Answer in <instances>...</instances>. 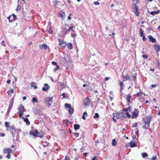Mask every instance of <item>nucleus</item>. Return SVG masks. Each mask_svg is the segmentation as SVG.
Returning <instances> with one entry per match:
<instances>
[{
    "label": "nucleus",
    "mask_w": 160,
    "mask_h": 160,
    "mask_svg": "<svg viewBox=\"0 0 160 160\" xmlns=\"http://www.w3.org/2000/svg\"><path fill=\"white\" fill-rule=\"evenodd\" d=\"M152 118V116L150 115L146 116L145 118H143L142 121L144 124L142 128L145 129H148L150 127V124L151 120Z\"/></svg>",
    "instance_id": "f257e3e1"
},
{
    "label": "nucleus",
    "mask_w": 160,
    "mask_h": 160,
    "mask_svg": "<svg viewBox=\"0 0 160 160\" xmlns=\"http://www.w3.org/2000/svg\"><path fill=\"white\" fill-rule=\"evenodd\" d=\"M9 130L12 133L13 137L15 136L16 132V129L14 127V126H12L10 129H7V131Z\"/></svg>",
    "instance_id": "f03ea898"
},
{
    "label": "nucleus",
    "mask_w": 160,
    "mask_h": 160,
    "mask_svg": "<svg viewBox=\"0 0 160 160\" xmlns=\"http://www.w3.org/2000/svg\"><path fill=\"white\" fill-rule=\"evenodd\" d=\"M138 113L139 111H138V109H135L134 111L132 113V118H136L138 116Z\"/></svg>",
    "instance_id": "7ed1b4c3"
},
{
    "label": "nucleus",
    "mask_w": 160,
    "mask_h": 160,
    "mask_svg": "<svg viewBox=\"0 0 160 160\" xmlns=\"http://www.w3.org/2000/svg\"><path fill=\"white\" fill-rule=\"evenodd\" d=\"M115 114L116 115V117L117 119H122L124 117L122 112L117 113Z\"/></svg>",
    "instance_id": "20e7f679"
},
{
    "label": "nucleus",
    "mask_w": 160,
    "mask_h": 160,
    "mask_svg": "<svg viewBox=\"0 0 160 160\" xmlns=\"http://www.w3.org/2000/svg\"><path fill=\"white\" fill-rule=\"evenodd\" d=\"M13 104V101H11L9 104V106L8 108L6 115H8L10 112Z\"/></svg>",
    "instance_id": "39448f33"
},
{
    "label": "nucleus",
    "mask_w": 160,
    "mask_h": 160,
    "mask_svg": "<svg viewBox=\"0 0 160 160\" xmlns=\"http://www.w3.org/2000/svg\"><path fill=\"white\" fill-rule=\"evenodd\" d=\"M12 152V149L10 148H8V149L4 148L3 150V152L4 153H7L8 154H11Z\"/></svg>",
    "instance_id": "423d86ee"
},
{
    "label": "nucleus",
    "mask_w": 160,
    "mask_h": 160,
    "mask_svg": "<svg viewBox=\"0 0 160 160\" xmlns=\"http://www.w3.org/2000/svg\"><path fill=\"white\" fill-rule=\"evenodd\" d=\"M59 45H60L61 47L62 48H64L66 47V44L62 40L59 39Z\"/></svg>",
    "instance_id": "0eeeda50"
},
{
    "label": "nucleus",
    "mask_w": 160,
    "mask_h": 160,
    "mask_svg": "<svg viewBox=\"0 0 160 160\" xmlns=\"http://www.w3.org/2000/svg\"><path fill=\"white\" fill-rule=\"evenodd\" d=\"M155 50L157 53H158L160 51V45L157 44H155L154 45Z\"/></svg>",
    "instance_id": "6e6552de"
},
{
    "label": "nucleus",
    "mask_w": 160,
    "mask_h": 160,
    "mask_svg": "<svg viewBox=\"0 0 160 160\" xmlns=\"http://www.w3.org/2000/svg\"><path fill=\"white\" fill-rule=\"evenodd\" d=\"M44 87H43L42 88V90L43 91L47 92L48 90L50 88V86H49L48 84L45 83L44 84Z\"/></svg>",
    "instance_id": "1a4fd4ad"
},
{
    "label": "nucleus",
    "mask_w": 160,
    "mask_h": 160,
    "mask_svg": "<svg viewBox=\"0 0 160 160\" xmlns=\"http://www.w3.org/2000/svg\"><path fill=\"white\" fill-rule=\"evenodd\" d=\"M37 133V130L36 129H33L30 132L29 134L35 137H36Z\"/></svg>",
    "instance_id": "9d476101"
},
{
    "label": "nucleus",
    "mask_w": 160,
    "mask_h": 160,
    "mask_svg": "<svg viewBox=\"0 0 160 160\" xmlns=\"http://www.w3.org/2000/svg\"><path fill=\"white\" fill-rule=\"evenodd\" d=\"M148 38L149 39V41L155 43L157 42L156 39L151 35L148 36Z\"/></svg>",
    "instance_id": "9b49d317"
},
{
    "label": "nucleus",
    "mask_w": 160,
    "mask_h": 160,
    "mask_svg": "<svg viewBox=\"0 0 160 160\" xmlns=\"http://www.w3.org/2000/svg\"><path fill=\"white\" fill-rule=\"evenodd\" d=\"M43 132L42 131H41L40 132H38L37 131V133L36 137H39L41 138H43Z\"/></svg>",
    "instance_id": "f8f14e48"
},
{
    "label": "nucleus",
    "mask_w": 160,
    "mask_h": 160,
    "mask_svg": "<svg viewBox=\"0 0 160 160\" xmlns=\"http://www.w3.org/2000/svg\"><path fill=\"white\" fill-rule=\"evenodd\" d=\"M59 16L62 19L64 18L65 15V13L63 12L62 10H61L59 12Z\"/></svg>",
    "instance_id": "ddd939ff"
},
{
    "label": "nucleus",
    "mask_w": 160,
    "mask_h": 160,
    "mask_svg": "<svg viewBox=\"0 0 160 160\" xmlns=\"http://www.w3.org/2000/svg\"><path fill=\"white\" fill-rule=\"evenodd\" d=\"M145 95L144 93L142 92H140L138 93L137 94V96L138 97H140L142 98L143 99L144 98V97L145 96Z\"/></svg>",
    "instance_id": "4468645a"
},
{
    "label": "nucleus",
    "mask_w": 160,
    "mask_h": 160,
    "mask_svg": "<svg viewBox=\"0 0 160 160\" xmlns=\"http://www.w3.org/2000/svg\"><path fill=\"white\" fill-rule=\"evenodd\" d=\"M134 7L135 10L134 12L135 14L137 16H138L140 14V12L138 11V8L136 4H134Z\"/></svg>",
    "instance_id": "2eb2a0df"
},
{
    "label": "nucleus",
    "mask_w": 160,
    "mask_h": 160,
    "mask_svg": "<svg viewBox=\"0 0 160 160\" xmlns=\"http://www.w3.org/2000/svg\"><path fill=\"white\" fill-rule=\"evenodd\" d=\"M45 103L46 106L48 107H49L50 106L52 103L53 101H45Z\"/></svg>",
    "instance_id": "dca6fc26"
},
{
    "label": "nucleus",
    "mask_w": 160,
    "mask_h": 160,
    "mask_svg": "<svg viewBox=\"0 0 160 160\" xmlns=\"http://www.w3.org/2000/svg\"><path fill=\"white\" fill-rule=\"evenodd\" d=\"M19 113H21V112L22 111L23 113L24 112V107L22 105H20L19 108H18Z\"/></svg>",
    "instance_id": "f3484780"
},
{
    "label": "nucleus",
    "mask_w": 160,
    "mask_h": 160,
    "mask_svg": "<svg viewBox=\"0 0 160 160\" xmlns=\"http://www.w3.org/2000/svg\"><path fill=\"white\" fill-rule=\"evenodd\" d=\"M22 118L23 119L24 121L26 123L27 125H29L30 124V122L28 118L22 117Z\"/></svg>",
    "instance_id": "a211bd4d"
},
{
    "label": "nucleus",
    "mask_w": 160,
    "mask_h": 160,
    "mask_svg": "<svg viewBox=\"0 0 160 160\" xmlns=\"http://www.w3.org/2000/svg\"><path fill=\"white\" fill-rule=\"evenodd\" d=\"M160 12V10H158L157 11H152L150 12V13L153 15H154L157 14L159 13Z\"/></svg>",
    "instance_id": "6ab92c4d"
},
{
    "label": "nucleus",
    "mask_w": 160,
    "mask_h": 160,
    "mask_svg": "<svg viewBox=\"0 0 160 160\" xmlns=\"http://www.w3.org/2000/svg\"><path fill=\"white\" fill-rule=\"evenodd\" d=\"M123 78L124 79L125 81H127V80H130V77L128 76V75H126V76H123Z\"/></svg>",
    "instance_id": "aec40b11"
},
{
    "label": "nucleus",
    "mask_w": 160,
    "mask_h": 160,
    "mask_svg": "<svg viewBox=\"0 0 160 160\" xmlns=\"http://www.w3.org/2000/svg\"><path fill=\"white\" fill-rule=\"evenodd\" d=\"M130 147L131 148H133L136 146L137 144L135 142L131 141L130 143Z\"/></svg>",
    "instance_id": "412c9836"
},
{
    "label": "nucleus",
    "mask_w": 160,
    "mask_h": 160,
    "mask_svg": "<svg viewBox=\"0 0 160 160\" xmlns=\"http://www.w3.org/2000/svg\"><path fill=\"white\" fill-rule=\"evenodd\" d=\"M74 128L75 130H78L79 129L80 126L78 124H75L74 125Z\"/></svg>",
    "instance_id": "4be33fe9"
},
{
    "label": "nucleus",
    "mask_w": 160,
    "mask_h": 160,
    "mask_svg": "<svg viewBox=\"0 0 160 160\" xmlns=\"http://www.w3.org/2000/svg\"><path fill=\"white\" fill-rule=\"evenodd\" d=\"M67 47L70 50L72 49L73 48L72 45L71 43H69L68 44Z\"/></svg>",
    "instance_id": "5701e85b"
},
{
    "label": "nucleus",
    "mask_w": 160,
    "mask_h": 160,
    "mask_svg": "<svg viewBox=\"0 0 160 160\" xmlns=\"http://www.w3.org/2000/svg\"><path fill=\"white\" fill-rule=\"evenodd\" d=\"M90 103V101H87V102H85L84 103V105L85 107L86 106H88Z\"/></svg>",
    "instance_id": "b1692460"
},
{
    "label": "nucleus",
    "mask_w": 160,
    "mask_h": 160,
    "mask_svg": "<svg viewBox=\"0 0 160 160\" xmlns=\"http://www.w3.org/2000/svg\"><path fill=\"white\" fill-rule=\"evenodd\" d=\"M74 109L73 108H72L71 107L69 108L68 110V112L70 115H72Z\"/></svg>",
    "instance_id": "393cba45"
},
{
    "label": "nucleus",
    "mask_w": 160,
    "mask_h": 160,
    "mask_svg": "<svg viewBox=\"0 0 160 160\" xmlns=\"http://www.w3.org/2000/svg\"><path fill=\"white\" fill-rule=\"evenodd\" d=\"M46 31L51 34H52L53 33V31L51 27H50L49 30H47Z\"/></svg>",
    "instance_id": "a878e982"
},
{
    "label": "nucleus",
    "mask_w": 160,
    "mask_h": 160,
    "mask_svg": "<svg viewBox=\"0 0 160 160\" xmlns=\"http://www.w3.org/2000/svg\"><path fill=\"white\" fill-rule=\"evenodd\" d=\"M36 85V84H35V82H32L31 83V86L32 87H34L35 89H37V87Z\"/></svg>",
    "instance_id": "bb28decb"
},
{
    "label": "nucleus",
    "mask_w": 160,
    "mask_h": 160,
    "mask_svg": "<svg viewBox=\"0 0 160 160\" xmlns=\"http://www.w3.org/2000/svg\"><path fill=\"white\" fill-rule=\"evenodd\" d=\"M139 31H140L139 33L140 34V36L142 37V36L143 35V31L141 28H140Z\"/></svg>",
    "instance_id": "cd10ccee"
},
{
    "label": "nucleus",
    "mask_w": 160,
    "mask_h": 160,
    "mask_svg": "<svg viewBox=\"0 0 160 160\" xmlns=\"http://www.w3.org/2000/svg\"><path fill=\"white\" fill-rule=\"evenodd\" d=\"M157 63V66L159 69L160 70V62L158 60H156Z\"/></svg>",
    "instance_id": "c85d7f7f"
},
{
    "label": "nucleus",
    "mask_w": 160,
    "mask_h": 160,
    "mask_svg": "<svg viewBox=\"0 0 160 160\" xmlns=\"http://www.w3.org/2000/svg\"><path fill=\"white\" fill-rule=\"evenodd\" d=\"M117 142L115 139H113L112 140V145L113 146H115L116 145Z\"/></svg>",
    "instance_id": "c756f323"
},
{
    "label": "nucleus",
    "mask_w": 160,
    "mask_h": 160,
    "mask_svg": "<svg viewBox=\"0 0 160 160\" xmlns=\"http://www.w3.org/2000/svg\"><path fill=\"white\" fill-rule=\"evenodd\" d=\"M42 48H43L44 49H46L48 48V46L46 44H42Z\"/></svg>",
    "instance_id": "7c9ffc66"
},
{
    "label": "nucleus",
    "mask_w": 160,
    "mask_h": 160,
    "mask_svg": "<svg viewBox=\"0 0 160 160\" xmlns=\"http://www.w3.org/2000/svg\"><path fill=\"white\" fill-rule=\"evenodd\" d=\"M65 106L66 108H69L71 107L70 104L68 103H65Z\"/></svg>",
    "instance_id": "2f4dec72"
},
{
    "label": "nucleus",
    "mask_w": 160,
    "mask_h": 160,
    "mask_svg": "<svg viewBox=\"0 0 160 160\" xmlns=\"http://www.w3.org/2000/svg\"><path fill=\"white\" fill-rule=\"evenodd\" d=\"M131 97V96H130L129 94H128V95H127L125 99L126 100H130Z\"/></svg>",
    "instance_id": "473e14b6"
},
{
    "label": "nucleus",
    "mask_w": 160,
    "mask_h": 160,
    "mask_svg": "<svg viewBox=\"0 0 160 160\" xmlns=\"http://www.w3.org/2000/svg\"><path fill=\"white\" fill-rule=\"evenodd\" d=\"M136 76H137V74H134V75H132V77L133 78V81H136Z\"/></svg>",
    "instance_id": "72a5a7b5"
},
{
    "label": "nucleus",
    "mask_w": 160,
    "mask_h": 160,
    "mask_svg": "<svg viewBox=\"0 0 160 160\" xmlns=\"http://www.w3.org/2000/svg\"><path fill=\"white\" fill-rule=\"evenodd\" d=\"M142 156L143 158H145L148 156V154L146 153H143L142 154Z\"/></svg>",
    "instance_id": "f704fd0d"
},
{
    "label": "nucleus",
    "mask_w": 160,
    "mask_h": 160,
    "mask_svg": "<svg viewBox=\"0 0 160 160\" xmlns=\"http://www.w3.org/2000/svg\"><path fill=\"white\" fill-rule=\"evenodd\" d=\"M99 118V115L97 113H96L95 114V115L93 116V118Z\"/></svg>",
    "instance_id": "c9c22d12"
},
{
    "label": "nucleus",
    "mask_w": 160,
    "mask_h": 160,
    "mask_svg": "<svg viewBox=\"0 0 160 160\" xmlns=\"http://www.w3.org/2000/svg\"><path fill=\"white\" fill-rule=\"evenodd\" d=\"M5 125L7 128H9L10 127V125L9 123L8 122H5Z\"/></svg>",
    "instance_id": "e433bc0d"
},
{
    "label": "nucleus",
    "mask_w": 160,
    "mask_h": 160,
    "mask_svg": "<svg viewBox=\"0 0 160 160\" xmlns=\"http://www.w3.org/2000/svg\"><path fill=\"white\" fill-rule=\"evenodd\" d=\"M59 68V65H57L56 67L55 68L53 69L54 72H55Z\"/></svg>",
    "instance_id": "4c0bfd02"
},
{
    "label": "nucleus",
    "mask_w": 160,
    "mask_h": 160,
    "mask_svg": "<svg viewBox=\"0 0 160 160\" xmlns=\"http://www.w3.org/2000/svg\"><path fill=\"white\" fill-rule=\"evenodd\" d=\"M13 18V21H15L16 18V15L15 14H13L12 15H11Z\"/></svg>",
    "instance_id": "58836bf2"
},
{
    "label": "nucleus",
    "mask_w": 160,
    "mask_h": 160,
    "mask_svg": "<svg viewBox=\"0 0 160 160\" xmlns=\"http://www.w3.org/2000/svg\"><path fill=\"white\" fill-rule=\"evenodd\" d=\"M74 28V26H72V27H70L68 29V30H70V31H72L74 32V30H72L73 28Z\"/></svg>",
    "instance_id": "ea45409f"
},
{
    "label": "nucleus",
    "mask_w": 160,
    "mask_h": 160,
    "mask_svg": "<svg viewBox=\"0 0 160 160\" xmlns=\"http://www.w3.org/2000/svg\"><path fill=\"white\" fill-rule=\"evenodd\" d=\"M11 17H12V16L11 15V16H8V20H9V22H12V19H10V18Z\"/></svg>",
    "instance_id": "a19ab883"
},
{
    "label": "nucleus",
    "mask_w": 160,
    "mask_h": 160,
    "mask_svg": "<svg viewBox=\"0 0 160 160\" xmlns=\"http://www.w3.org/2000/svg\"><path fill=\"white\" fill-rule=\"evenodd\" d=\"M86 145L83 146L82 147L80 148V150L81 151L83 152V150H84Z\"/></svg>",
    "instance_id": "79ce46f5"
},
{
    "label": "nucleus",
    "mask_w": 160,
    "mask_h": 160,
    "mask_svg": "<svg viewBox=\"0 0 160 160\" xmlns=\"http://www.w3.org/2000/svg\"><path fill=\"white\" fill-rule=\"evenodd\" d=\"M21 9V6L19 5L18 4V5L17 7V8L16 9V10H20Z\"/></svg>",
    "instance_id": "37998d69"
},
{
    "label": "nucleus",
    "mask_w": 160,
    "mask_h": 160,
    "mask_svg": "<svg viewBox=\"0 0 160 160\" xmlns=\"http://www.w3.org/2000/svg\"><path fill=\"white\" fill-rule=\"evenodd\" d=\"M126 115L127 116V118H130L131 117V116L128 112H127L126 113Z\"/></svg>",
    "instance_id": "c03bdc74"
},
{
    "label": "nucleus",
    "mask_w": 160,
    "mask_h": 160,
    "mask_svg": "<svg viewBox=\"0 0 160 160\" xmlns=\"http://www.w3.org/2000/svg\"><path fill=\"white\" fill-rule=\"evenodd\" d=\"M142 39L144 41H145L147 39V38H146L145 36L143 35L142 36Z\"/></svg>",
    "instance_id": "a18cd8bd"
},
{
    "label": "nucleus",
    "mask_w": 160,
    "mask_h": 160,
    "mask_svg": "<svg viewBox=\"0 0 160 160\" xmlns=\"http://www.w3.org/2000/svg\"><path fill=\"white\" fill-rule=\"evenodd\" d=\"M19 113V117L21 118H22V117H23L22 116V115L23 114V112H22V111L21 112V113Z\"/></svg>",
    "instance_id": "49530a36"
},
{
    "label": "nucleus",
    "mask_w": 160,
    "mask_h": 160,
    "mask_svg": "<svg viewBox=\"0 0 160 160\" xmlns=\"http://www.w3.org/2000/svg\"><path fill=\"white\" fill-rule=\"evenodd\" d=\"M65 159L66 160H69L70 159L69 156H66Z\"/></svg>",
    "instance_id": "de8ad7c7"
},
{
    "label": "nucleus",
    "mask_w": 160,
    "mask_h": 160,
    "mask_svg": "<svg viewBox=\"0 0 160 160\" xmlns=\"http://www.w3.org/2000/svg\"><path fill=\"white\" fill-rule=\"evenodd\" d=\"M123 82H120V87H121V90H122V86H123Z\"/></svg>",
    "instance_id": "09e8293b"
},
{
    "label": "nucleus",
    "mask_w": 160,
    "mask_h": 160,
    "mask_svg": "<svg viewBox=\"0 0 160 160\" xmlns=\"http://www.w3.org/2000/svg\"><path fill=\"white\" fill-rule=\"evenodd\" d=\"M93 4L95 5H99L100 4L98 2H93Z\"/></svg>",
    "instance_id": "8fccbe9b"
},
{
    "label": "nucleus",
    "mask_w": 160,
    "mask_h": 160,
    "mask_svg": "<svg viewBox=\"0 0 160 160\" xmlns=\"http://www.w3.org/2000/svg\"><path fill=\"white\" fill-rule=\"evenodd\" d=\"M73 134L75 136L77 137H78L79 135V133H73Z\"/></svg>",
    "instance_id": "3c124183"
},
{
    "label": "nucleus",
    "mask_w": 160,
    "mask_h": 160,
    "mask_svg": "<svg viewBox=\"0 0 160 160\" xmlns=\"http://www.w3.org/2000/svg\"><path fill=\"white\" fill-rule=\"evenodd\" d=\"M8 159H10L11 157V155L10 154H8V155L6 157Z\"/></svg>",
    "instance_id": "603ef678"
},
{
    "label": "nucleus",
    "mask_w": 160,
    "mask_h": 160,
    "mask_svg": "<svg viewBox=\"0 0 160 160\" xmlns=\"http://www.w3.org/2000/svg\"><path fill=\"white\" fill-rule=\"evenodd\" d=\"M142 57L143 58H145V59H146L148 58V56L145 54L143 55L142 56Z\"/></svg>",
    "instance_id": "864d4df0"
},
{
    "label": "nucleus",
    "mask_w": 160,
    "mask_h": 160,
    "mask_svg": "<svg viewBox=\"0 0 160 160\" xmlns=\"http://www.w3.org/2000/svg\"><path fill=\"white\" fill-rule=\"evenodd\" d=\"M1 44L4 47L6 46V45L4 44V41H2L1 42Z\"/></svg>",
    "instance_id": "5fc2aeb1"
},
{
    "label": "nucleus",
    "mask_w": 160,
    "mask_h": 160,
    "mask_svg": "<svg viewBox=\"0 0 160 160\" xmlns=\"http://www.w3.org/2000/svg\"><path fill=\"white\" fill-rule=\"evenodd\" d=\"M52 64H53V65H56V66L57 65H57V63L56 62H52Z\"/></svg>",
    "instance_id": "6e6d98bb"
},
{
    "label": "nucleus",
    "mask_w": 160,
    "mask_h": 160,
    "mask_svg": "<svg viewBox=\"0 0 160 160\" xmlns=\"http://www.w3.org/2000/svg\"><path fill=\"white\" fill-rule=\"evenodd\" d=\"M138 124L137 122L135 123L133 125L132 127L133 128L134 127H137V126Z\"/></svg>",
    "instance_id": "4d7b16f0"
},
{
    "label": "nucleus",
    "mask_w": 160,
    "mask_h": 160,
    "mask_svg": "<svg viewBox=\"0 0 160 160\" xmlns=\"http://www.w3.org/2000/svg\"><path fill=\"white\" fill-rule=\"evenodd\" d=\"M11 47L12 49H17V47L16 46H11Z\"/></svg>",
    "instance_id": "13d9d810"
},
{
    "label": "nucleus",
    "mask_w": 160,
    "mask_h": 160,
    "mask_svg": "<svg viewBox=\"0 0 160 160\" xmlns=\"http://www.w3.org/2000/svg\"><path fill=\"white\" fill-rule=\"evenodd\" d=\"M52 99H53V98L52 97H49L47 98V100H52Z\"/></svg>",
    "instance_id": "bf43d9fd"
},
{
    "label": "nucleus",
    "mask_w": 160,
    "mask_h": 160,
    "mask_svg": "<svg viewBox=\"0 0 160 160\" xmlns=\"http://www.w3.org/2000/svg\"><path fill=\"white\" fill-rule=\"evenodd\" d=\"M70 32V30H68V29L66 30V32L65 33V34H68Z\"/></svg>",
    "instance_id": "052dcab7"
},
{
    "label": "nucleus",
    "mask_w": 160,
    "mask_h": 160,
    "mask_svg": "<svg viewBox=\"0 0 160 160\" xmlns=\"http://www.w3.org/2000/svg\"><path fill=\"white\" fill-rule=\"evenodd\" d=\"M9 91L11 93H13L14 92V90L12 89H10Z\"/></svg>",
    "instance_id": "680f3d73"
},
{
    "label": "nucleus",
    "mask_w": 160,
    "mask_h": 160,
    "mask_svg": "<svg viewBox=\"0 0 160 160\" xmlns=\"http://www.w3.org/2000/svg\"><path fill=\"white\" fill-rule=\"evenodd\" d=\"M77 36V34H72V37H76Z\"/></svg>",
    "instance_id": "e2e57ef3"
},
{
    "label": "nucleus",
    "mask_w": 160,
    "mask_h": 160,
    "mask_svg": "<svg viewBox=\"0 0 160 160\" xmlns=\"http://www.w3.org/2000/svg\"><path fill=\"white\" fill-rule=\"evenodd\" d=\"M62 96L63 97V98H62V99H63V98H65V94L64 93H62Z\"/></svg>",
    "instance_id": "0e129e2a"
},
{
    "label": "nucleus",
    "mask_w": 160,
    "mask_h": 160,
    "mask_svg": "<svg viewBox=\"0 0 160 160\" xmlns=\"http://www.w3.org/2000/svg\"><path fill=\"white\" fill-rule=\"evenodd\" d=\"M71 15V14H70L69 15V16L68 17V19L70 20L71 19V17H70V16Z\"/></svg>",
    "instance_id": "69168bd1"
},
{
    "label": "nucleus",
    "mask_w": 160,
    "mask_h": 160,
    "mask_svg": "<svg viewBox=\"0 0 160 160\" xmlns=\"http://www.w3.org/2000/svg\"><path fill=\"white\" fill-rule=\"evenodd\" d=\"M128 111H129V112H131V107H128Z\"/></svg>",
    "instance_id": "338daca9"
},
{
    "label": "nucleus",
    "mask_w": 160,
    "mask_h": 160,
    "mask_svg": "<svg viewBox=\"0 0 160 160\" xmlns=\"http://www.w3.org/2000/svg\"><path fill=\"white\" fill-rule=\"evenodd\" d=\"M152 160H156V157H153L152 159Z\"/></svg>",
    "instance_id": "774afa93"
}]
</instances>
